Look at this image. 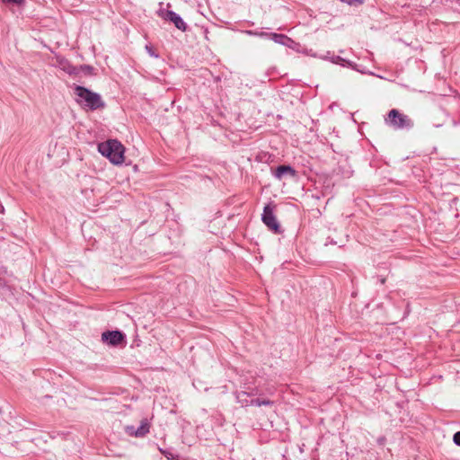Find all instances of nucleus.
Returning <instances> with one entry per match:
<instances>
[{
  "label": "nucleus",
  "mask_w": 460,
  "mask_h": 460,
  "mask_svg": "<svg viewBox=\"0 0 460 460\" xmlns=\"http://www.w3.org/2000/svg\"><path fill=\"white\" fill-rule=\"evenodd\" d=\"M74 91L76 95L75 102L84 110L93 111L106 107L105 102L98 93L82 85H75Z\"/></svg>",
  "instance_id": "obj_1"
},
{
  "label": "nucleus",
  "mask_w": 460,
  "mask_h": 460,
  "mask_svg": "<svg viewBox=\"0 0 460 460\" xmlns=\"http://www.w3.org/2000/svg\"><path fill=\"white\" fill-rule=\"evenodd\" d=\"M98 151L113 164H121L124 162L125 148L117 139H108L99 143Z\"/></svg>",
  "instance_id": "obj_2"
},
{
  "label": "nucleus",
  "mask_w": 460,
  "mask_h": 460,
  "mask_svg": "<svg viewBox=\"0 0 460 460\" xmlns=\"http://www.w3.org/2000/svg\"><path fill=\"white\" fill-rule=\"evenodd\" d=\"M385 124L395 130L411 129L414 126L413 120L406 114L396 109H392L385 119Z\"/></svg>",
  "instance_id": "obj_3"
},
{
  "label": "nucleus",
  "mask_w": 460,
  "mask_h": 460,
  "mask_svg": "<svg viewBox=\"0 0 460 460\" xmlns=\"http://www.w3.org/2000/svg\"><path fill=\"white\" fill-rule=\"evenodd\" d=\"M261 220L265 226L274 234H280L282 232L280 225L274 215L273 207L271 204H267L264 207L261 215Z\"/></svg>",
  "instance_id": "obj_4"
},
{
  "label": "nucleus",
  "mask_w": 460,
  "mask_h": 460,
  "mask_svg": "<svg viewBox=\"0 0 460 460\" xmlns=\"http://www.w3.org/2000/svg\"><path fill=\"white\" fill-rule=\"evenodd\" d=\"M102 341L111 346H119L125 342L126 335L120 331H106L102 333Z\"/></svg>",
  "instance_id": "obj_5"
},
{
  "label": "nucleus",
  "mask_w": 460,
  "mask_h": 460,
  "mask_svg": "<svg viewBox=\"0 0 460 460\" xmlns=\"http://www.w3.org/2000/svg\"><path fill=\"white\" fill-rule=\"evenodd\" d=\"M125 431L128 435L136 438H144L150 431V423L147 419H143L138 428L127 426Z\"/></svg>",
  "instance_id": "obj_6"
},
{
  "label": "nucleus",
  "mask_w": 460,
  "mask_h": 460,
  "mask_svg": "<svg viewBox=\"0 0 460 460\" xmlns=\"http://www.w3.org/2000/svg\"><path fill=\"white\" fill-rule=\"evenodd\" d=\"M163 17L164 20L172 22L178 30H180L181 31H187L188 26H187L186 22L175 12L168 10L165 13L164 16H163Z\"/></svg>",
  "instance_id": "obj_7"
},
{
  "label": "nucleus",
  "mask_w": 460,
  "mask_h": 460,
  "mask_svg": "<svg viewBox=\"0 0 460 460\" xmlns=\"http://www.w3.org/2000/svg\"><path fill=\"white\" fill-rule=\"evenodd\" d=\"M296 175V170L291 165H279L273 171V176L278 180H282L284 177H295Z\"/></svg>",
  "instance_id": "obj_8"
},
{
  "label": "nucleus",
  "mask_w": 460,
  "mask_h": 460,
  "mask_svg": "<svg viewBox=\"0 0 460 460\" xmlns=\"http://www.w3.org/2000/svg\"><path fill=\"white\" fill-rule=\"evenodd\" d=\"M58 66L67 73L70 75H76L79 74V68L77 66H73L69 60L65 58L58 57L57 58Z\"/></svg>",
  "instance_id": "obj_9"
},
{
  "label": "nucleus",
  "mask_w": 460,
  "mask_h": 460,
  "mask_svg": "<svg viewBox=\"0 0 460 460\" xmlns=\"http://www.w3.org/2000/svg\"><path fill=\"white\" fill-rule=\"evenodd\" d=\"M271 39L279 44L281 45H288V42L292 41V40L284 35V34H279V33H271Z\"/></svg>",
  "instance_id": "obj_10"
},
{
  "label": "nucleus",
  "mask_w": 460,
  "mask_h": 460,
  "mask_svg": "<svg viewBox=\"0 0 460 460\" xmlns=\"http://www.w3.org/2000/svg\"><path fill=\"white\" fill-rule=\"evenodd\" d=\"M250 404L255 406H272L274 402L269 399L256 398L251 400Z\"/></svg>",
  "instance_id": "obj_11"
},
{
  "label": "nucleus",
  "mask_w": 460,
  "mask_h": 460,
  "mask_svg": "<svg viewBox=\"0 0 460 460\" xmlns=\"http://www.w3.org/2000/svg\"><path fill=\"white\" fill-rule=\"evenodd\" d=\"M77 68H79V73H84L88 75H93L94 68L90 65H81L77 66Z\"/></svg>",
  "instance_id": "obj_12"
},
{
  "label": "nucleus",
  "mask_w": 460,
  "mask_h": 460,
  "mask_svg": "<svg viewBox=\"0 0 460 460\" xmlns=\"http://www.w3.org/2000/svg\"><path fill=\"white\" fill-rule=\"evenodd\" d=\"M160 451L168 460H175L176 458H179L178 456H174L173 454L168 452L167 450L160 449Z\"/></svg>",
  "instance_id": "obj_13"
},
{
  "label": "nucleus",
  "mask_w": 460,
  "mask_h": 460,
  "mask_svg": "<svg viewBox=\"0 0 460 460\" xmlns=\"http://www.w3.org/2000/svg\"><path fill=\"white\" fill-rule=\"evenodd\" d=\"M146 49L151 57H154L155 58H159V55L154 50L152 46L146 45Z\"/></svg>",
  "instance_id": "obj_14"
},
{
  "label": "nucleus",
  "mask_w": 460,
  "mask_h": 460,
  "mask_svg": "<svg viewBox=\"0 0 460 460\" xmlns=\"http://www.w3.org/2000/svg\"><path fill=\"white\" fill-rule=\"evenodd\" d=\"M453 441L456 446L460 447V431H457L454 434Z\"/></svg>",
  "instance_id": "obj_15"
},
{
  "label": "nucleus",
  "mask_w": 460,
  "mask_h": 460,
  "mask_svg": "<svg viewBox=\"0 0 460 460\" xmlns=\"http://www.w3.org/2000/svg\"><path fill=\"white\" fill-rule=\"evenodd\" d=\"M332 61L333 63L338 64V63H340V62H341V61L343 62V61H345V60H344L342 58H341L340 56H334V57H332Z\"/></svg>",
  "instance_id": "obj_16"
},
{
  "label": "nucleus",
  "mask_w": 460,
  "mask_h": 460,
  "mask_svg": "<svg viewBox=\"0 0 460 460\" xmlns=\"http://www.w3.org/2000/svg\"><path fill=\"white\" fill-rule=\"evenodd\" d=\"M8 2L15 4H22L24 2V0H8Z\"/></svg>",
  "instance_id": "obj_17"
},
{
  "label": "nucleus",
  "mask_w": 460,
  "mask_h": 460,
  "mask_svg": "<svg viewBox=\"0 0 460 460\" xmlns=\"http://www.w3.org/2000/svg\"><path fill=\"white\" fill-rule=\"evenodd\" d=\"M247 33H248V34H251V35H255V34H257L256 32H253V31H247Z\"/></svg>",
  "instance_id": "obj_18"
},
{
  "label": "nucleus",
  "mask_w": 460,
  "mask_h": 460,
  "mask_svg": "<svg viewBox=\"0 0 460 460\" xmlns=\"http://www.w3.org/2000/svg\"><path fill=\"white\" fill-rule=\"evenodd\" d=\"M175 460H181V459H179V458H176Z\"/></svg>",
  "instance_id": "obj_19"
}]
</instances>
